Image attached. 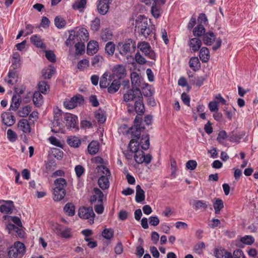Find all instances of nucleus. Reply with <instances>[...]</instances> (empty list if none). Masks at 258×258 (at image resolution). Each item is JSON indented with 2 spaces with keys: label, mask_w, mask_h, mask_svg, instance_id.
<instances>
[{
  "label": "nucleus",
  "mask_w": 258,
  "mask_h": 258,
  "mask_svg": "<svg viewBox=\"0 0 258 258\" xmlns=\"http://www.w3.org/2000/svg\"><path fill=\"white\" fill-rule=\"evenodd\" d=\"M142 118L141 116L137 115L134 120V126L131 127L127 132V134H131L132 140L128 144L130 151L134 153V158L135 161L138 164L145 163L146 164H149L152 159V156L148 154L145 155L144 152L140 150L139 145H134L135 141L139 139L141 133L145 129L144 126H141Z\"/></svg>",
  "instance_id": "nucleus-1"
},
{
  "label": "nucleus",
  "mask_w": 258,
  "mask_h": 258,
  "mask_svg": "<svg viewBox=\"0 0 258 258\" xmlns=\"http://www.w3.org/2000/svg\"><path fill=\"white\" fill-rule=\"evenodd\" d=\"M89 34L84 28H76L70 31V35L66 41L67 46L71 47L75 44L76 53L81 54L85 52V42L88 40Z\"/></svg>",
  "instance_id": "nucleus-2"
},
{
  "label": "nucleus",
  "mask_w": 258,
  "mask_h": 258,
  "mask_svg": "<svg viewBox=\"0 0 258 258\" xmlns=\"http://www.w3.org/2000/svg\"><path fill=\"white\" fill-rule=\"evenodd\" d=\"M140 17H142L141 20L138 18L136 21V27L142 35L147 38L152 32V30L150 27L147 19L141 15Z\"/></svg>",
  "instance_id": "nucleus-3"
},
{
  "label": "nucleus",
  "mask_w": 258,
  "mask_h": 258,
  "mask_svg": "<svg viewBox=\"0 0 258 258\" xmlns=\"http://www.w3.org/2000/svg\"><path fill=\"white\" fill-rule=\"evenodd\" d=\"M25 252L24 244L19 241L16 242L14 247L9 249L8 256L9 258H22Z\"/></svg>",
  "instance_id": "nucleus-4"
},
{
  "label": "nucleus",
  "mask_w": 258,
  "mask_h": 258,
  "mask_svg": "<svg viewBox=\"0 0 258 258\" xmlns=\"http://www.w3.org/2000/svg\"><path fill=\"white\" fill-rule=\"evenodd\" d=\"M100 169L104 175L99 177L98 180V183L99 187L104 190L107 189L109 186V182L108 177L110 176V172L109 169L104 166L100 167Z\"/></svg>",
  "instance_id": "nucleus-5"
},
{
  "label": "nucleus",
  "mask_w": 258,
  "mask_h": 258,
  "mask_svg": "<svg viewBox=\"0 0 258 258\" xmlns=\"http://www.w3.org/2000/svg\"><path fill=\"white\" fill-rule=\"evenodd\" d=\"M140 98H142V94L140 89L132 88L123 94V101L126 103L132 101H136Z\"/></svg>",
  "instance_id": "nucleus-6"
},
{
  "label": "nucleus",
  "mask_w": 258,
  "mask_h": 258,
  "mask_svg": "<svg viewBox=\"0 0 258 258\" xmlns=\"http://www.w3.org/2000/svg\"><path fill=\"white\" fill-rule=\"evenodd\" d=\"M131 80L132 82V88L135 89L144 88L147 84H146L141 74L137 72H133L131 74Z\"/></svg>",
  "instance_id": "nucleus-7"
},
{
  "label": "nucleus",
  "mask_w": 258,
  "mask_h": 258,
  "mask_svg": "<svg viewBox=\"0 0 258 258\" xmlns=\"http://www.w3.org/2000/svg\"><path fill=\"white\" fill-rule=\"evenodd\" d=\"M84 100L82 95L79 94L71 99L67 100L63 102L64 106L68 109H73L78 105L82 104Z\"/></svg>",
  "instance_id": "nucleus-8"
},
{
  "label": "nucleus",
  "mask_w": 258,
  "mask_h": 258,
  "mask_svg": "<svg viewBox=\"0 0 258 258\" xmlns=\"http://www.w3.org/2000/svg\"><path fill=\"white\" fill-rule=\"evenodd\" d=\"M138 48L146 56L150 59H155V54L148 43L146 42H140L138 44Z\"/></svg>",
  "instance_id": "nucleus-9"
},
{
  "label": "nucleus",
  "mask_w": 258,
  "mask_h": 258,
  "mask_svg": "<svg viewBox=\"0 0 258 258\" xmlns=\"http://www.w3.org/2000/svg\"><path fill=\"white\" fill-rule=\"evenodd\" d=\"M79 216L82 219H90L92 223L94 222V217L95 213L93 212V209L91 207H82L79 210L78 212Z\"/></svg>",
  "instance_id": "nucleus-10"
},
{
  "label": "nucleus",
  "mask_w": 258,
  "mask_h": 258,
  "mask_svg": "<svg viewBox=\"0 0 258 258\" xmlns=\"http://www.w3.org/2000/svg\"><path fill=\"white\" fill-rule=\"evenodd\" d=\"M135 43L131 39H128L123 42L118 43L117 48L121 55H125L130 51L131 46L134 47Z\"/></svg>",
  "instance_id": "nucleus-11"
},
{
  "label": "nucleus",
  "mask_w": 258,
  "mask_h": 258,
  "mask_svg": "<svg viewBox=\"0 0 258 258\" xmlns=\"http://www.w3.org/2000/svg\"><path fill=\"white\" fill-rule=\"evenodd\" d=\"M143 97H142V98L140 99V98L135 101L134 106H130L128 105V111L129 112H131L135 110L139 115L143 114L145 112V108L143 103Z\"/></svg>",
  "instance_id": "nucleus-12"
},
{
  "label": "nucleus",
  "mask_w": 258,
  "mask_h": 258,
  "mask_svg": "<svg viewBox=\"0 0 258 258\" xmlns=\"http://www.w3.org/2000/svg\"><path fill=\"white\" fill-rule=\"evenodd\" d=\"M254 241V238L251 235H245L237 239L235 241V244L237 247H243L244 245H251Z\"/></svg>",
  "instance_id": "nucleus-13"
},
{
  "label": "nucleus",
  "mask_w": 258,
  "mask_h": 258,
  "mask_svg": "<svg viewBox=\"0 0 258 258\" xmlns=\"http://www.w3.org/2000/svg\"><path fill=\"white\" fill-rule=\"evenodd\" d=\"M64 120L68 128H75L78 121L77 116L71 113H66Z\"/></svg>",
  "instance_id": "nucleus-14"
},
{
  "label": "nucleus",
  "mask_w": 258,
  "mask_h": 258,
  "mask_svg": "<svg viewBox=\"0 0 258 258\" xmlns=\"http://www.w3.org/2000/svg\"><path fill=\"white\" fill-rule=\"evenodd\" d=\"M188 45L191 52H197L201 47L202 41L198 38H193L189 40Z\"/></svg>",
  "instance_id": "nucleus-15"
},
{
  "label": "nucleus",
  "mask_w": 258,
  "mask_h": 258,
  "mask_svg": "<svg viewBox=\"0 0 258 258\" xmlns=\"http://www.w3.org/2000/svg\"><path fill=\"white\" fill-rule=\"evenodd\" d=\"M8 84H15L18 81V76L16 69H10L8 73V78L5 79Z\"/></svg>",
  "instance_id": "nucleus-16"
},
{
  "label": "nucleus",
  "mask_w": 258,
  "mask_h": 258,
  "mask_svg": "<svg viewBox=\"0 0 258 258\" xmlns=\"http://www.w3.org/2000/svg\"><path fill=\"white\" fill-rule=\"evenodd\" d=\"M125 69L123 65L117 64L114 66L112 69L113 75L118 79H121L125 74Z\"/></svg>",
  "instance_id": "nucleus-17"
},
{
  "label": "nucleus",
  "mask_w": 258,
  "mask_h": 258,
  "mask_svg": "<svg viewBox=\"0 0 258 258\" xmlns=\"http://www.w3.org/2000/svg\"><path fill=\"white\" fill-rule=\"evenodd\" d=\"M109 4L106 0H100L97 5L98 12L101 15L106 14L108 11Z\"/></svg>",
  "instance_id": "nucleus-18"
},
{
  "label": "nucleus",
  "mask_w": 258,
  "mask_h": 258,
  "mask_svg": "<svg viewBox=\"0 0 258 258\" xmlns=\"http://www.w3.org/2000/svg\"><path fill=\"white\" fill-rule=\"evenodd\" d=\"M216 36L213 32H208L203 35V40L204 43L206 45H211L215 41Z\"/></svg>",
  "instance_id": "nucleus-19"
},
{
  "label": "nucleus",
  "mask_w": 258,
  "mask_h": 258,
  "mask_svg": "<svg viewBox=\"0 0 258 258\" xmlns=\"http://www.w3.org/2000/svg\"><path fill=\"white\" fill-rule=\"evenodd\" d=\"M21 102V97L19 95H14L10 107V110L16 111L20 106Z\"/></svg>",
  "instance_id": "nucleus-20"
},
{
  "label": "nucleus",
  "mask_w": 258,
  "mask_h": 258,
  "mask_svg": "<svg viewBox=\"0 0 258 258\" xmlns=\"http://www.w3.org/2000/svg\"><path fill=\"white\" fill-rule=\"evenodd\" d=\"M1 117L3 122L8 126H11L15 122L14 117L9 113L5 112L3 113Z\"/></svg>",
  "instance_id": "nucleus-21"
},
{
  "label": "nucleus",
  "mask_w": 258,
  "mask_h": 258,
  "mask_svg": "<svg viewBox=\"0 0 258 258\" xmlns=\"http://www.w3.org/2000/svg\"><path fill=\"white\" fill-rule=\"evenodd\" d=\"M18 127L25 133H30L31 127L27 119H22L18 122Z\"/></svg>",
  "instance_id": "nucleus-22"
},
{
  "label": "nucleus",
  "mask_w": 258,
  "mask_h": 258,
  "mask_svg": "<svg viewBox=\"0 0 258 258\" xmlns=\"http://www.w3.org/2000/svg\"><path fill=\"white\" fill-rule=\"evenodd\" d=\"M200 58L203 62H207L210 59V51L208 48L202 47L200 51Z\"/></svg>",
  "instance_id": "nucleus-23"
},
{
  "label": "nucleus",
  "mask_w": 258,
  "mask_h": 258,
  "mask_svg": "<svg viewBox=\"0 0 258 258\" xmlns=\"http://www.w3.org/2000/svg\"><path fill=\"white\" fill-rule=\"evenodd\" d=\"M54 184L55 185L54 189L66 190L65 187L67 186V183L65 179L60 177L54 180Z\"/></svg>",
  "instance_id": "nucleus-24"
},
{
  "label": "nucleus",
  "mask_w": 258,
  "mask_h": 258,
  "mask_svg": "<svg viewBox=\"0 0 258 258\" xmlns=\"http://www.w3.org/2000/svg\"><path fill=\"white\" fill-rule=\"evenodd\" d=\"M137 141H135L136 143L135 145H139V147H140L143 150H147L149 148L150 146V141H149V137L148 135H146L144 137H142L139 144L137 143Z\"/></svg>",
  "instance_id": "nucleus-25"
},
{
  "label": "nucleus",
  "mask_w": 258,
  "mask_h": 258,
  "mask_svg": "<svg viewBox=\"0 0 258 258\" xmlns=\"http://www.w3.org/2000/svg\"><path fill=\"white\" fill-rule=\"evenodd\" d=\"M145 192L140 185L136 186V201L137 203H141L145 200Z\"/></svg>",
  "instance_id": "nucleus-26"
},
{
  "label": "nucleus",
  "mask_w": 258,
  "mask_h": 258,
  "mask_svg": "<svg viewBox=\"0 0 258 258\" xmlns=\"http://www.w3.org/2000/svg\"><path fill=\"white\" fill-rule=\"evenodd\" d=\"M189 66L194 71L199 70L201 68V64L198 57H191L189 61Z\"/></svg>",
  "instance_id": "nucleus-27"
},
{
  "label": "nucleus",
  "mask_w": 258,
  "mask_h": 258,
  "mask_svg": "<svg viewBox=\"0 0 258 258\" xmlns=\"http://www.w3.org/2000/svg\"><path fill=\"white\" fill-rule=\"evenodd\" d=\"M208 207V204L206 202L202 200H194L192 202V208L196 210L203 209L205 210Z\"/></svg>",
  "instance_id": "nucleus-28"
},
{
  "label": "nucleus",
  "mask_w": 258,
  "mask_h": 258,
  "mask_svg": "<svg viewBox=\"0 0 258 258\" xmlns=\"http://www.w3.org/2000/svg\"><path fill=\"white\" fill-rule=\"evenodd\" d=\"M13 203L12 201H9L7 204L3 205L0 206V211L5 214H11L13 210Z\"/></svg>",
  "instance_id": "nucleus-29"
},
{
  "label": "nucleus",
  "mask_w": 258,
  "mask_h": 258,
  "mask_svg": "<svg viewBox=\"0 0 258 258\" xmlns=\"http://www.w3.org/2000/svg\"><path fill=\"white\" fill-rule=\"evenodd\" d=\"M12 66L11 69H17L20 67V56L18 52H15L13 54L12 59Z\"/></svg>",
  "instance_id": "nucleus-30"
},
{
  "label": "nucleus",
  "mask_w": 258,
  "mask_h": 258,
  "mask_svg": "<svg viewBox=\"0 0 258 258\" xmlns=\"http://www.w3.org/2000/svg\"><path fill=\"white\" fill-rule=\"evenodd\" d=\"M66 190H56L53 188V199L54 201L58 202L62 200L66 195Z\"/></svg>",
  "instance_id": "nucleus-31"
},
{
  "label": "nucleus",
  "mask_w": 258,
  "mask_h": 258,
  "mask_svg": "<svg viewBox=\"0 0 258 258\" xmlns=\"http://www.w3.org/2000/svg\"><path fill=\"white\" fill-rule=\"evenodd\" d=\"M98 45L96 41H90L87 45V53L89 54H93L98 51Z\"/></svg>",
  "instance_id": "nucleus-32"
},
{
  "label": "nucleus",
  "mask_w": 258,
  "mask_h": 258,
  "mask_svg": "<svg viewBox=\"0 0 258 258\" xmlns=\"http://www.w3.org/2000/svg\"><path fill=\"white\" fill-rule=\"evenodd\" d=\"M87 4L86 0H79L76 1L72 5L73 9L78 10L80 12L83 11Z\"/></svg>",
  "instance_id": "nucleus-33"
},
{
  "label": "nucleus",
  "mask_w": 258,
  "mask_h": 258,
  "mask_svg": "<svg viewBox=\"0 0 258 258\" xmlns=\"http://www.w3.org/2000/svg\"><path fill=\"white\" fill-rule=\"evenodd\" d=\"M33 101L34 105L37 107L40 106L43 101V96L40 92H35L33 94Z\"/></svg>",
  "instance_id": "nucleus-34"
},
{
  "label": "nucleus",
  "mask_w": 258,
  "mask_h": 258,
  "mask_svg": "<svg viewBox=\"0 0 258 258\" xmlns=\"http://www.w3.org/2000/svg\"><path fill=\"white\" fill-rule=\"evenodd\" d=\"M88 150L90 154H96L99 150L98 143L96 141L91 142L88 146Z\"/></svg>",
  "instance_id": "nucleus-35"
},
{
  "label": "nucleus",
  "mask_w": 258,
  "mask_h": 258,
  "mask_svg": "<svg viewBox=\"0 0 258 258\" xmlns=\"http://www.w3.org/2000/svg\"><path fill=\"white\" fill-rule=\"evenodd\" d=\"M205 28L202 24H199L193 30V35L195 36L201 37L205 33Z\"/></svg>",
  "instance_id": "nucleus-36"
},
{
  "label": "nucleus",
  "mask_w": 258,
  "mask_h": 258,
  "mask_svg": "<svg viewBox=\"0 0 258 258\" xmlns=\"http://www.w3.org/2000/svg\"><path fill=\"white\" fill-rule=\"evenodd\" d=\"M120 86V82L116 80L112 81L111 85L108 88L107 91L109 93H114L117 92Z\"/></svg>",
  "instance_id": "nucleus-37"
},
{
  "label": "nucleus",
  "mask_w": 258,
  "mask_h": 258,
  "mask_svg": "<svg viewBox=\"0 0 258 258\" xmlns=\"http://www.w3.org/2000/svg\"><path fill=\"white\" fill-rule=\"evenodd\" d=\"M31 42L37 47L42 48L44 46L39 36L36 35H33L30 38Z\"/></svg>",
  "instance_id": "nucleus-38"
},
{
  "label": "nucleus",
  "mask_w": 258,
  "mask_h": 258,
  "mask_svg": "<svg viewBox=\"0 0 258 258\" xmlns=\"http://www.w3.org/2000/svg\"><path fill=\"white\" fill-rule=\"evenodd\" d=\"M63 210L69 216H73L75 214V208L72 203H67L64 207Z\"/></svg>",
  "instance_id": "nucleus-39"
},
{
  "label": "nucleus",
  "mask_w": 258,
  "mask_h": 258,
  "mask_svg": "<svg viewBox=\"0 0 258 258\" xmlns=\"http://www.w3.org/2000/svg\"><path fill=\"white\" fill-rule=\"evenodd\" d=\"M68 144L71 147L76 148L81 144L80 139L76 137H71L67 140Z\"/></svg>",
  "instance_id": "nucleus-40"
},
{
  "label": "nucleus",
  "mask_w": 258,
  "mask_h": 258,
  "mask_svg": "<svg viewBox=\"0 0 258 258\" xmlns=\"http://www.w3.org/2000/svg\"><path fill=\"white\" fill-rule=\"evenodd\" d=\"M213 207L216 214H219L221 209L224 208L223 202L221 199H216L213 203Z\"/></svg>",
  "instance_id": "nucleus-41"
},
{
  "label": "nucleus",
  "mask_w": 258,
  "mask_h": 258,
  "mask_svg": "<svg viewBox=\"0 0 258 258\" xmlns=\"http://www.w3.org/2000/svg\"><path fill=\"white\" fill-rule=\"evenodd\" d=\"M95 117L97 121L101 123L104 122L106 120V116L104 114V112L101 109H99L95 112Z\"/></svg>",
  "instance_id": "nucleus-42"
},
{
  "label": "nucleus",
  "mask_w": 258,
  "mask_h": 258,
  "mask_svg": "<svg viewBox=\"0 0 258 258\" xmlns=\"http://www.w3.org/2000/svg\"><path fill=\"white\" fill-rule=\"evenodd\" d=\"M31 111V107L29 105H27L21 108L18 111V114L19 116L24 117L27 116Z\"/></svg>",
  "instance_id": "nucleus-43"
},
{
  "label": "nucleus",
  "mask_w": 258,
  "mask_h": 258,
  "mask_svg": "<svg viewBox=\"0 0 258 258\" xmlns=\"http://www.w3.org/2000/svg\"><path fill=\"white\" fill-rule=\"evenodd\" d=\"M112 37V32L108 29H105L101 33V38L102 40L106 42L111 40Z\"/></svg>",
  "instance_id": "nucleus-44"
},
{
  "label": "nucleus",
  "mask_w": 258,
  "mask_h": 258,
  "mask_svg": "<svg viewBox=\"0 0 258 258\" xmlns=\"http://www.w3.org/2000/svg\"><path fill=\"white\" fill-rule=\"evenodd\" d=\"M108 74L107 73H105L101 78L100 81V87L102 88H105L109 85V82L107 80V77Z\"/></svg>",
  "instance_id": "nucleus-45"
},
{
  "label": "nucleus",
  "mask_w": 258,
  "mask_h": 258,
  "mask_svg": "<svg viewBox=\"0 0 258 258\" xmlns=\"http://www.w3.org/2000/svg\"><path fill=\"white\" fill-rule=\"evenodd\" d=\"M105 51L109 55H112L115 51V45L112 42H108L105 46Z\"/></svg>",
  "instance_id": "nucleus-46"
},
{
  "label": "nucleus",
  "mask_w": 258,
  "mask_h": 258,
  "mask_svg": "<svg viewBox=\"0 0 258 258\" xmlns=\"http://www.w3.org/2000/svg\"><path fill=\"white\" fill-rule=\"evenodd\" d=\"M103 57L100 55H95L92 60V65L94 67H98L101 65Z\"/></svg>",
  "instance_id": "nucleus-47"
},
{
  "label": "nucleus",
  "mask_w": 258,
  "mask_h": 258,
  "mask_svg": "<svg viewBox=\"0 0 258 258\" xmlns=\"http://www.w3.org/2000/svg\"><path fill=\"white\" fill-rule=\"evenodd\" d=\"M38 89L41 93L46 94L49 89V86L46 82L41 81L38 84Z\"/></svg>",
  "instance_id": "nucleus-48"
},
{
  "label": "nucleus",
  "mask_w": 258,
  "mask_h": 258,
  "mask_svg": "<svg viewBox=\"0 0 258 258\" xmlns=\"http://www.w3.org/2000/svg\"><path fill=\"white\" fill-rule=\"evenodd\" d=\"M7 218L9 219V220H11L13 221L17 226L21 228L22 227V224L21 221L20 219L18 217H12L10 216H4V218L6 219Z\"/></svg>",
  "instance_id": "nucleus-49"
},
{
  "label": "nucleus",
  "mask_w": 258,
  "mask_h": 258,
  "mask_svg": "<svg viewBox=\"0 0 258 258\" xmlns=\"http://www.w3.org/2000/svg\"><path fill=\"white\" fill-rule=\"evenodd\" d=\"M54 24L55 26L58 28H62L65 26L66 21L65 20L59 17H56L54 19Z\"/></svg>",
  "instance_id": "nucleus-50"
},
{
  "label": "nucleus",
  "mask_w": 258,
  "mask_h": 258,
  "mask_svg": "<svg viewBox=\"0 0 258 258\" xmlns=\"http://www.w3.org/2000/svg\"><path fill=\"white\" fill-rule=\"evenodd\" d=\"M103 237L107 239H110L113 237V230L111 229H105L102 233Z\"/></svg>",
  "instance_id": "nucleus-51"
},
{
  "label": "nucleus",
  "mask_w": 258,
  "mask_h": 258,
  "mask_svg": "<svg viewBox=\"0 0 258 258\" xmlns=\"http://www.w3.org/2000/svg\"><path fill=\"white\" fill-rule=\"evenodd\" d=\"M100 25V20L98 18H95L94 20L92 21L91 24V28L94 31H97L99 30Z\"/></svg>",
  "instance_id": "nucleus-52"
},
{
  "label": "nucleus",
  "mask_w": 258,
  "mask_h": 258,
  "mask_svg": "<svg viewBox=\"0 0 258 258\" xmlns=\"http://www.w3.org/2000/svg\"><path fill=\"white\" fill-rule=\"evenodd\" d=\"M54 69H49L47 70H43L42 72V76L45 79H50L51 78L52 75L54 74Z\"/></svg>",
  "instance_id": "nucleus-53"
},
{
  "label": "nucleus",
  "mask_w": 258,
  "mask_h": 258,
  "mask_svg": "<svg viewBox=\"0 0 258 258\" xmlns=\"http://www.w3.org/2000/svg\"><path fill=\"white\" fill-rule=\"evenodd\" d=\"M195 79L196 80H190V83L191 84H195L197 86L200 87L203 84L204 81L205 80L206 78L204 77H198Z\"/></svg>",
  "instance_id": "nucleus-54"
},
{
  "label": "nucleus",
  "mask_w": 258,
  "mask_h": 258,
  "mask_svg": "<svg viewBox=\"0 0 258 258\" xmlns=\"http://www.w3.org/2000/svg\"><path fill=\"white\" fill-rule=\"evenodd\" d=\"M151 13L156 18H158L160 15V10L157 7L156 3H153L151 7Z\"/></svg>",
  "instance_id": "nucleus-55"
},
{
  "label": "nucleus",
  "mask_w": 258,
  "mask_h": 258,
  "mask_svg": "<svg viewBox=\"0 0 258 258\" xmlns=\"http://www.w3.org/2000/svg\"><path fill=\"white\" fill-rule=\"evenodd\" d=\"M89 64L88 60L84 59L80 61L78 64V68L80 70H84L86 69Z\"/></svg>",
  "instance_id": "nucleus-56"
},
{
  "label": "nucleus",
  "mask_w": 258,
  "mask_h": 258,
  "mask_svg": "<svg viewBox=\"0 0 258 258\" xmlns=\"http://www.w3.org/2000/svg\"><path fill=\"white\" fill-rule=\"evenodd\" d=\"M226 253H229V252L224 249H216L214 251L215 256L217 258H225Z\"/></svg>",
  "instance_id": "nucleus-57"
},
{
  "label": "nucleus",
  "mask_w": 258,
  "mask_h": 258,
  "mask_svg": "<svg viewBox=\"0 0 258 258\" xmlns=\"http://www.w3.org/2000/svg\"><path fill=\"white\" fill-rule=\"evenodd\" d=\"M205 248V244L203 242H200L196 244L194 247V250L198 253L201 254L203 252V249Z\"/></svg>",
  "instance_id": "nucleus-58"
},
{
  "label": "nucleus",
  "mask_w": 258,
  "mask_h": 258,
  "mask_svg": "<svg viewBox=\"0 0 258 258\" xmlns=\"http://www.w3.org/2000/svg\"><path fill=\"white\" fill-rule=\"evenodd\" d=\"M94 193L95 195H96V197L98 198V202L99 203H102L103 202V194L102 192L98 188H94L93 189Z\"/></svg>",
  "instance_id": "nucleus-59"
},
{
  "label": "nucleus",
  "mask_w": 258,
  "mask_h": 258,
  "mask_svg": "<svg viewBox=\"0 0 258 258\" xmlns=\"http://www.w3.org/2000/svg\"><path fill=\"white\" fill-rule=\"evenodd\" d=\"M45 56L51 62H55L56 60L55 55L51 50L45 51Z\"/></svg>",
  "instance_id": "nucleus-60"
},
{
  "label": "nucleus",
  "mask_w": 258,
  "mask_h": 258,
  "mask_svg": "<svg viewBox=\"0 0 258 258\" xmlns=\"http://www.w3.org/2000/svg\"><path fill=\"white\" fill-rule=\"evenodd\" d=\"M7 137L8 139L11 142H14L16 140L17 136L16 134L11 129H9L7 131Z\"/></svg>",
  "instance_id": "nucleus-61"
},
{
  "label": "nucleus",
  "mask_w": 258,
  "mask_h": 258,
  "mask_svg": "<svg viewBox=\"0 0 258 258\" xmlns=\"http://www.w3.org/2000/svg\"><path fill=\"white\" fill-rule=\"evenodd\" d=\"M227 138V133L225 131H220L217 138V140L220 143H222Z\"/></svg>",
  "instance_id": "nucleus-62"
},
{
  "label": "nucleus",
  "mask_w": 258,
  "mask_h": 258,
  "mask_svg": "<svg viewBox=\"0 0 258 258\" xmlns=\"http://www.w3.org/2000/svg\"><path fill=\"white\" fill-rule=\"evenodd\" d=\"M197 163L195 160H191L188 161L186 163V167L188 169L193 170L196 168Z\"/></svg>",
  "instance_id": "nucleus-63"
},
{
  "label": "nucleus",
  "mask_w": 258,
  "mask_h": 258,
  "mask_svg": "<svg viewBox=\"0 0 258 258\" xmlns=\"http://www.w3.org/2000/svg\"><path fill=\"white\" fill-rule=\"evenodd\" d=\"M135 59L137 63L140 64H144L146 62L145 58L142 56L140 52H137L135 55Z\"/></svg>",
  "instance_id": "nucleus-64"
}]
</instances>
